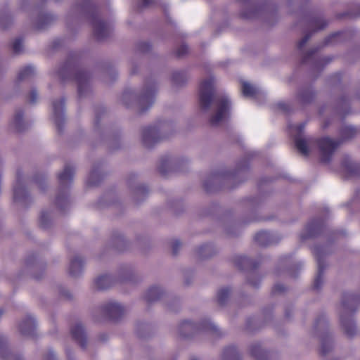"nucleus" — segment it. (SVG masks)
Instances as JSON below:
<instances>
[{"instance_id":"72a5a7b5","label":"nucleus","mask_w":360,"mask_h":360,"mask_svg":"<svg viewBox=\"0 0 360 360\" xmlns=\"http://www.w3.org/2000/svg\"><path fill=\"white\" fill-rule=\"evenodd\" d=\"M172 79L173 81L176 84H179L181 82H184V75L181 72H175L172 75Z\"/></svg>"},{"instance_id":"9d476101","label":"nucleus","mask_w":360,"mask_h":360,"mask_svg":"<svg viewBox=\"0 0 360 360\" xmlns=\"http://www.w3.org/2000/svg\"><path fill=\"white\" fill-rule=\"evenodd\" d=\"M314 254L316 255L317 258V264H318V274L314 280V288L316 289H319L323 284V262L321 257V250L319 248H315L314 250Z\"/></svg>"},{"instance_id":"8fccbe9b","label":"nucleus","mask_w":360,"mask_h":360,"mask_svg":"<svg viewBox=\"0 0 360 360\" xmlns=\"http://www.w3.org/2000/svg\"><path fill=\"white\" fill-rule=\"evenodd\" d=\"M205 248H207V246L205 247ZM203 249H204V248H200V249L199 250L200 254L202 253Z\"/></svg>"},{"instance_id":"37998d69","label":"nucleus","mask_w":360,"mask_h":360,"mask_svg":"<svg viewBox=\"0 0 360 360\" xmlns=\"http://www.w3.org/2000/svg\"><path fill=\"white\" fill-rule=\"evenodd\" d=\"M46 360H56L53 352L50 351L46 356Z\"/></svg>"},{"instance_id":"1a4fd4ad","label":"nucleus","mask_w":360,"mask_h":360,"mask_svg":"<svg viewBox=\"0 0 360 360\" xmlns=\"http://www.w3.org/2000/svg\"><path fill=\"white\" fill-rule=\"evenodd\" d=\"M103 310L110 319L113 320L120 319L126 311V309L123 306L115 302L106 303L103 306Z\"/></svg>"},{"instance_id":"4be33fe9","label":"nucleus","mask_w":360,"mask_h":360,"mask_svg":"<svg viewBox=\"0 0 360 360\" xmlns=\"http://www.w3.org/2000/svg\"><path fill=\"white\" fill-rule=\"evenodd\" d=\"M162 293L159 287H152L147 291L145 298L148 302H153L158 300Z\"/></svg>"},{"instance_id":"2f4dec72","label":"nucleus","mask_w":360,"mask_h":360,"mask_svg":"<svg viewBox=\"0 0 360 360\" xmlns=\"http://www.w3.org/2000/svg\"><path fill=\"white\" fill-rule=\"evenodd\" d=\"M355 298L353 296H350L348 297L347 300H344L342 302V309L344 312L353 311L354 309L352 308L353 302H354Z\"/></svg>"},{"instance_id":"6e6552de","label":"nucleus","mask_w":360,"mask_h":360,"mask_svg":"<svg viewBox=\"0 0 360 360\" xmlns=\"http://www.w3.org/2000/svg\"><path fill=\"white\" fill-rule=\"evenodd\" d=\"M91 25L94 32L98 39H103L108 37L111 32V26L101 20L97 17H93Z\"/></svg>"},{"instance_id":"5701e85b","label":"nucleus","mask_w":360,"mask_h":360,"mask_svg":"<svg viewBox=\"0 0 360 360\" xmlns=\"http://www.w3.org/2000/svg\"><path fill=\"white\" fill-rule=\"evenodd\" d=\"M223 359L224 360H240L238 354L234 347H229L224 349Z\"/></svg>"},{"instance_id":"4468645a","label":"nucleus","mask_w":360,"mask_h":360,"mask_svg":"<svg viewBox=\"0 0 360 360\" xmlns=\"http://www.w3.org/2000/svg\"><path fill=\"white\" fill-rule=\"evenodd\" d=\"M73 338L81 345L82 347L86 346V336L84 328L80 323H76L71 330Z\"/></svg>"},{"instance_id":"f704fd0d","label":"nucleus","mask_w":360,"mask_h":360,"mask_svg":"<svg viewBox=\"0 0 360 360\" xmlns=\"http://www.w3.org/2000/svg\"><path fill=\"white\" fill-rule=\"evenodd\" d=\"M300 98L302 102H308L312 98V94L310 91H307L304 94H300Z\"/></svg>"},{"instance_id":"e433bc0d","label":"nucleus","mask_w":360,"mask_h":360,"mask_svg":"<svg viewBox=\"0 0 360 360\" xmlns=\"http://www.w3.org/2000/svg\"><path fill=\"white\" fill-rule=\"evenodd\" d=\"M150 46L147 42H142L139 45V49L141 52H147L150 50Z\"/></svg>"},{"instance_id":"6ab92c4d","label":"nucleus","mask_w":360,"mask_h":360,"mask_svg":"<svg viewBox=\"0 0 360 360\" xmlns=\"http://www.w3.org/2000/svg\"><path fill=\"white\" fill-rule=\"evenodd\" d=\"M11 125L18 131H22L26 128L27 125L23 121V114L21 111L15 112Z\"/></svg>"},{"instance_id":"0eeeda50","label":"nucleus","mask_w":360,"mask_h":360,"mask_svg":"<svg viewBox=\"0 0 360 360\" xmlns=\"http://www.w3.org/2000/svg\"><path fill=\"white\" fill-rule=\"evenodd\" d=\"M13 200L22 206L27 205L29 201V195L24 187L22 180L18 174L16 181L13 186Z\"/></svg>"},{"instance_id":"b1692460","label":"nucleus","mask_w":360,"mask_h":360,"mask_svg":"<svg viewBox=\"0 0 360 360\" xmlns=\"http://www.w3.org/2000/svg\"><path fill=\"white\" fill-rule=\"evenodd\" d=\"M242 92L245 96H254L257 93V89L247 82L242 83Z\"/></svg>"},{"instance_id":"20e7f679","label":"nucleus","mask_w":360,"mask_h":360,"mask_svg":"<svg viewBox=\"0 0 360 360\" xmlns=\"http://www.w3.org/2000/svg\"><path fill=\"white\" fill-rule=\"evenodd\" d=\"M340 143V141H335L328 137H323L318 140L317 144L319 148L321 162H328Z\"/></svg>"},{"instance_id":"412c9836","label":"nucleus","mask_w":360,"mask_h":360,"mask_svg":"<svg viewBox=\"0 0 360 360\" xmlns=\"http://www.w3.org/2000/svg\"><path fill=\"white\" fill-rule=\"evenodd\" d=\"M54 18L53 15L48 13L41 14L39 16L37 22H36V27L38 30H43L50 25Z\"/></svg>"},{"instance_id":"423d86ee","label":"nucleus","mask_w":360,"mask_h":360,"mask_svg":"<svg viewBox=\"0 0 360 360\" xmlns=\"http://www.w3.org/2000/svg\"><path fill=\"white\" fill-rule=\"evenodd\" d=\"M216 326L210 321H205L199 324L189 321L182 322L179 326L180 333L182 336L188 337L191 333L200 330H216Z\"/></svg>"},{"instance_id":"ddd939ff","label":"nucleus","mask_w":360,"mask_h":360,"mask_svg":"<svg viewBox=\"0 0 360 360\" xmlns=\"http://www.w3.org/2000/svg\"><path fill=\"white\" fill-rule=\"evenodd\" d=\"M75 79L78 84V93L82 96L89 86V75L84 72H79Z\"/></svg>"},{"instance_id":"58836bf2","label":"nucleus","mask_w":360,"mask_h":360,"mask_svg":"<svg viewBox=\"0 0 360 360\" xmlns=\"http://www.w3.org/2000/svg\"><path fill=\"white\" fill-rule=\"evenodd\" d=\"M304 126H305V124L302 123V124H300L292 125L290 127L292 130H295L296 131L300 133L304 128Z\"/></svg>"},{"instance_id":"4c0bfd02","label":"nucleus","mask_w":360,"mask_h":360,"mask_svg":"<svg viewBox=\"0 0 360 360\" xmlns=\"http://www.w3.org/2000/svg\"><path fill=\"white\" fill-rule=\"evenodd\" d=\"M310 36L309 34L305 35L298 43V48L300 49H302V47L305 45V44L308 41L309 39Z\"/></svg>"},{"instance_id":"c756f323","label":"nucleus","mask_w":360,"mask_h":360,"mask_svg":"<svg viewBox=\"0 0 360 360\" xmlns=\"http://www.w3.org/2000/svg\"><path fill=\"white\" fill-rule=\"evenodd\" d=\"M100 178H101L100 174L97 171L93 170L89 174V178L87 180V184L91 186L96 185L98 182Z\"/></svg>"},{"instance_id":"9b49d317","label":"nucleus","mask_w":360,"mask_h":360,"mask_svg":"<svg viewBox=\"0 0 360 360\" xmlns=\"http://www.w3.org/2000/svg\"><path fill=\"white\" fill-rule=\"evenodd\" d=\"M64 100L60 99L57 102L53 103V120L58 127H60L64 121L63 116V108H64Z\"/></svg>"},{"instance_id":"de8ad7c7","label":"nucleus","mask_w":360,"mask_h":360,"mask_svg":"<svg viewBox=\"0 0 360 360\" xmlns=\"http://www.w3.org/2000/svg\"><path fill=\"white\" fill-rule=\"evenodd\" d=\"M163 167H164V166H163V165H161V166L160 167L159 169H160V172L162 174H165L166 173V171L164 169Z\"/></svg>"},{"instance_id":"393cba45","label":"nucleus","mask_w":360,"mask_h":360,"mask_svg":"<svg viewBox=\"0 0 360 360\" xmlns=\"http://www.w3.org/2000/svg\"><path fill=\"white\" fill-rule=\"evenodd\" d=\"M34 73V68L32 66H27L21 69L18 73V79L24 80L31 77Z\"/></svg>"},{"instance_id":"c03bdc74","label":"nucleus","mask_w":360,"mask_h":360,"mask_svg":"<svg viewBox=\"0 0 360 360\" xmlns=\"http://www.w3.org/2000/svg\"><path fill=\"white\" fill-rule=\"evenodd\" d=\"M274 290L276 292H282L284 290V287L281 284H277L274 286Z\"/></svg>"},{"instance_id":"5fc2aeb1","label":"nucleus","mask_w":360,"mask_h":360,"mask_svg":"<svg viewBox=\"0 0 360 360\" xmlns=\"http://www.w3.org/2000/svg\"><path fill=\"white\" fill-rule=\"evenodd\" d=\"M325 25H322L321 27H319V29H322L324 27Z\"/></svg>"},{"instance_id":"f03ea898","label":"nucleus","mask_w":360,"mask_h":360,"mask_svg":"<svg viewBox=\"0 0 360 360\" xmlns=\"http://www.w3.org/2000/svg\"><path fill=\"white\" fill-rule=\"evenodd\" d=\"M74 169L70 166H66L64 168V170L58 176L60 191L56 197V204L60 209H63L69 204L67 188L72 181Z\"/></svg>"},{"instance_id":"2eb2a0df","label":"nucleus","mask_w":360,"mask_h":360,"mask_svg":"<svg viewBox=\"0 0 360 360\" xmlns=\"http://www.w3.org/2000/svg\"><path fill=\"white\" fill-rule=\"evenodd\" d=\"M84 260L78 256L75 257L70 262L69 274L74 277L79 276L83 269Z\"/></svg>"},{"instance_id":"dca6fc26","label":"nucleus","mask_w":360,"mask_h":360,"mask_svg":"<svg viewBox=\"0 0 360 360\" xmlns=\"http://www.w3.org/2000/svg\"><path fill=\"white\" fill-rule=\"evenodd\" d=\"M341 323L347 335L352 337L356 333V327L353 319L351 317H345L343 314L340 317Z\"/></svg>"},{"instance_id":"3c124183","label":"nucleus","mask_w":360,"mask_h":360,"mask_svg":"<svg viewBox=\"0 0 360 360\" xmlns=\"http://www.w3.org/2000/svg\"><path fill=\"white\" fill-rule=\"evenodd\" d=\"M280 106H281V108H282L283 109L285 110V104H280Z\"/></svg>"},{"instance_id":"7c9ffc66","label":"nucleus","mask_w":360,"mask_h":360,"mask_svg":"<svg viewBox=\"0 0 360 360\" xmlns=\"http://www.w3.org/2000/svg\"><path fill=\"white\" fill-rule=\"evenodd\" d=\"M356 129L351 126L345 127L342 130V135L344 139L352 138L356 134Z\"/></svg>"},{"instance_id":"ea45409f","label":"nucleus","mask_w":360,"mask_h":360,"mask_svg":"<svg viewBox=\"0 0 360 360\" xmlns=\"http://www.w3.org/2000/svg\"><path fill=\"white\" fill-rule=\"evenodd\" d=\"M180 247H181L180 242H179L177 240H175V241L173 242V243H172V250H173V253L174 255L177 254L178 250L180 248Z\"/></svg>"},{"instance_id":"f3484780","label":"nucleus","mask_w":360,"mask_h":360,"mask_svg":"<svg viewBox=\"0 0 360 360\" xmlns=\"http://www.w3.org/2000/svg\"><path fill=\"white\" fill-rule=\"evenodd\" d=\"M313 143L312 139H305L302 137H295V143L298 151L304 155H308L309 153V146Z\"/></svg>"},{"instance_id":"7ed1b4c3","label":"nucleus","mask_w":360,"mask_h":360,"mask_svg":"<svg viewBox=\"0 0 360 360\" xmlns=\"http://www.w3.org/2000/svg\"><path fill=\"white\" fill-rule=\"evenodd\" d=\"M168 125L164 124L161 125L160 129L156 127H148L143 129L142 142L146 147L150 148L153 146L159 140L165 138L166 131Z\"/></svg>"},{"instance_id":"c85d7f7f","label":"nucleus","mask_w":360,"mask_h":360,"mask_svg":"<svg viewBox=\"0 0 360 360\" xmlns=\"http://www.w3.org/2000/svg\"><path fill=\"white\" fill-rule=\"evenodd\" d=\"M332 348V341L329 338H325L321 340V352L326 354Z\"/></svg>"},{"instance_id":"39448f33","label":"nucleus","mask_w":360,"mask_h":360,"mask_svg":"<svg viewBox=\"0 0 360 360\" xmlns=\"http://www.w3.org/2000/svg\"><path fill=\"white\" fill-rule=\"evenodd\" d=\"M156 89L153 84H146L141 94L136 98V103L141 112L148 109L154 103Z\"/></svg>"},{"instance_id":"f8f14e48","label":"nucleus","mask_w":360,"mask_h":360,"mask_svg":"<svg viewBox=\"0 0 360 360\" xmlns=\"http://www.w3.org/2000/svg\"><path fill=\"white\" fill-rule=\"evenodd\" d=\"M35 326L34 319L31 316H28L20 323L19 329L22 335H32L34 333Z\"/></svg>"},{"instance_id":"473e14b6","label":"nucleus","mask_w":360,"mask_h":360,"mask_svg":"<svg viewBox=\"0 0 360 360\" xmlns=\"http://www.w3.org/2000/svg\"><path fill=\"white\" fill-rule=\"evenodd\" d=\"M12 49L14 53H20L22 50V42L20 39H15L12 45Z\"/></svg>"},{"instance_id":"aec40b11","label":"nucleus","mask_w":360,"mask_h":360,"mask_svg":"<svg viewBox=\"0 0 360 360\" xmlns=\"http://www.w3.org/2000/svg\"><path fill=\"white\" fill-rule=\"evenodd\" d=\"M255 241L260 245H268L272 243L271 236L269 232L262 231L255 236Z\"/></svg>"},{"instance_id":"79ce46f5","label":"nucleus","mask_w":360,"mask_h":360,"mask_svg":"<svg viewBox=\"0 0 360 360\" xmlns=\"http://www.w3.org/2000/svg\"><path fill=\"white\" fill-rule=\"evenodd\" d=\"M153 4V0H143L141 6L142 8L148 7Z\"/></svg>"},{"instance_id":"a18cd8bd","label":"nucleus","mask_w":360,"mask_h":360,"mask_svg":"<svg viewBox=\"0 0 360 360\" xmlns=\"http://www.w3.org/2000/svg\"><path fill=\"white\" fill-rule=\"evenodd\" d=\"M240 259L243 260L245 265H248L250 264V260L248 258L244 257H241Z\"/></svg>"},{"instance_id":"bb28decb","label":"nucleus","mask_w":360,"mask_h":360,"mask_svg":"<svg viewBox=\"0 0 360 360\" xmlns=\"http://www.w3.org/2000/svg\"><path fill=\"white\" fill-rule=\"evenodd\" d=\"M51 222V214L47 211H43L39 218L40 226L44 229L49 227Z\"/></svg>"},{"instance_id":"a19ab883","label":"nucleus","mask_w":360,"mask_h":360,"mask_svg":"<svg viewBox=\"0 0 360 360\" xmlns=\"http://www.w3.org/2000/svg\"><path fill=\"white\" fill-rule=\"evenodd\" d=\"M37 99V93L35 90H32L30 94V102L34 103Z\"/></svg>"},{"instance_id":"864d4df0","label":"nucleus","mask_w":360,"mask_h":360,"mask_svg":"<svg viewBox=\"0 0 360 360\" xmlns=\"http://www.w3.org/2000/svg\"><path fill=\"white\" fill-rule=\"evenodd\" d=\"M3 314V311L0 310V316Z\"/></svg>"},{"instance_id":"c9c22d12","label":"nucleus","mask_w":360,"mask_h":360,"mask_svg":"<svg viewBox=\"0 0 360 360\" xmlns=\"http://www.w3.org/2000/svg\"><path fill=\"white\" fill-rule=\"evenodd\" d=\"M188 46L185 44L181 45L176 51V54L178 56H183L188 52Z\"/></svg>"},{"instance_id":"cd10ccee","label":"nucleus","mask_w":360,"mask_h":360,"mask_svg":"<svg viewBox=\"0 0 360 360\" xmlns=\"http://www.w3.org/2000/svg\"><path fill=\"white\" fill-rule=\"evenodd\" d=\"M251 354L258 360H262L264 352L259 345H254L250 348Z\"/></svg>"},{"instance_id":"a878e982","label":"nucleus","mask_w":360,"mask_h":360,"mask_svg":"<svg viewBox=\"0 0 360 360\" xmlns=\"http://www.w3.org/2000/svg\"><path fill=\"white\" fill-rule=\"evenodd\" d=\"M230 289L229 288H222L219 289L217 293V300L220 304L226 303L230 295Z\"/></svg>"},{"instance_id":"09e8293b","label":"nucleus","mask_w":360,"mask_h":360,"mask_svg":"<svg viewBox=\"0 0 360 360\" xmlns=\"http://www.w3.org/2000/svg\"><path fill=\"white\" fill-rule=\"evenodd\" d=\"M338 34H333L331 35L330 37H329L327 39V43L329 42V41L330 40L331 38H334L337 36Z\"/></svg>"},{"instance_id":"49530a36","label":"nucleus","mask_w":360,"mask_h":360,"mask_svg":"<svg viewBox=\"0 0 360 360\" xmlns=\"http://www.w3.org/2000/svg\"><path fill=\"white\" fill-rule=\"evenodd\" d=\"M314 51H311L310 52L307 53V54L304 56V61L305 62L307 60V57H309V56L312 55Z\"/></svg>"},{"instance_id":"a211bd4d","label":"nucleus","mask_w":360,"mask_h":360,"mask_svg":"<svg viewBox=\"0 0 360 360\" xmlns=\"http://www.w3.org/2000/svg\"><path fill=\"white\" fill-rule=\"evenodd\" d=\"M113 283V278L109 275H102L96 278L95 288L98 290H105L110 287Z\"/></svg>"},{"instance_id":"603ef678","label":"nucleus","mask_w":360,"mask_h":360,"mask_svg":"<svg viewBox=\"0 0 360 360\" xmlns=\"http://www.w3.org/2000/svg\"><path fill=\"white\" fill-rule=\"evenodd\" d=\"M250 283L253 286H257V284H256V283H252L251 281H250Z\"/></svg>"},{"instance_id":"f257e3e1","label":"nucleus","mask_w":360,"mask_h":360,"mask_svg":"<svg viewBox=\"0 0 360 360\" xmlns=\"http://www.w3.org/2000/svg\"><path fill=\"white\" fill-rule=\"evenodd\" d=\"M214 83L212 77L201 82L199 101L200 108L204 110L209 109L213 102L214 112L210 118V122L212 126H217L229 116L231 101L227 95L217 96L213 99Z\"/></svg>"}]
</instances>
